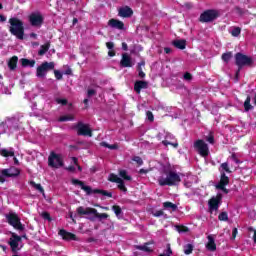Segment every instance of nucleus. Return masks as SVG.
I'll list each match as a JSON object with an SVG mask.
<instances>
[{"label":"nucleus","mask_w":256,"mask_h":256,"mask_svg":"<svg viewBox=\"0 0 256 256\" xmlns=\"http://www.w3.org/2000/svg\"><path fill=\"white\" fill-rule=\"evenodd\" d=\"M164 215V212L163 210H158L154 213V217H161Z\"/></svg>","instance_id":"4d7b16f0"},{"label":"nucleus","mask_w":256,"mask_h":256,"mask_svg":"<svg viewBox=\"0 0 256 256\" xmlns=\"http://www.w3.org/2000/svg\"><path fill=\"white\" fill-rule=\"evenodd\" d=\"M93 95H97V91H95L94 89H88L87 96L93 97Z\"/></svg>","instance_id":"5fc2aeb1"},{"label":"nucleus","mask_w":256,"mask_h":256,"mask_svg":"<svg viewBox=\"0 0 256 256\" xmlns=\"http://www.w3.org/2000/svg\"><path fill=\"white\" fill-rule=\"evenodd\" d=\"M9 26V33L16 37V39H19L20 41H23L25 39V24L23 23V20L12 17L8 20Z\"/></svg>","instance_id":"f257e3e1"},{"label":"nucleus","mask_w":256,"mask_h":256,"mask_svg":"<svg viewBox=\"0 0 256 256\" xmlns=\"http://www.w3.org/2000/svg\"><path fill=\"white\" fill-rule=\"evenodd\" d=\"M20 63L22 65V67H35V60H30L27 58H21L20 59Z\"/></svg>","instance_id":"bb28decb"},{"label":"nucleus","mask_w":256,"mask_h":256,"mask_svg":"<svg viewBox=\"0 0 256 256\" xmlns=\"http://www.w3.org/2000/svg\"><path fill=\"white\" fill-rule=\"evenodd\" d=\"M132 161H134V163H137V165H139V167H141V165H143V158H141L140 156H134L132 158Z\"/></svg>","instance_id":"a19ab883"},{"label":"nucleus","mask_w":256,"mask_h":256,"mask_svg":"<svg viewBox=\"0 0 256 256\" xmlns=\"http://www.w3.org/2000/svg\"><path fill=\"white\" fill-rule=\"evenodd\" d=\"M122 49L123 51H129V46L127 45V43L125 42L122 43Z\"/></svg>","instance_id":"e2e57ef3"},{"label":"nucleus","mask_w":256,"mask_h":256,"mask_svg":"<svg viewBox=\"0 0 256 256\" xmlns=\"http://www.w3.org/2000/svg\"><path fill=\"white\" fill-rule=\"evenodd\" d=\"M0 175L2 177H19L21 175V170L15 167L7 168V169H2L0 171Z\"/></svg>","instance_id":"4468645a"},{"label":"nucleus","mask_w":256,"mask_h":256,"mask_svg":"<svg viewBox=\"0 0 256 256\" xmlns=\"http://www.w3.org/2000/svg\"><path fill=\"white\" fill-rule=\"evenodd\" d=\"M166 254H167L168 256L173 255V250H171V246H170V245H168V247H167Z\"/></svg>","instance_id":"13d9d810"},{"label":"nucleus","mask_w":256,"mask_h":256,"mask_svg":"<svg viewBox=\"0 0 256 256\" xmlns=\"http://www.w3.org/2000/svg\"><path fill=\"white\" fill-rule=\"evenodd\" d=\"M227 185H229V176H227L225 172H222L220 175V181L218 182V184H216V187H222Z\"/></svg>","instance_id":"393cba45"},{"label":"nucleus","mask_w":256,"mask_h":256,"mask_svg":"<svg viewBox=\"0 0 256 256\" xmlns=\"http://www.w3.org/2000/svg\"><path fill=\"white\" fill-rule=\"evenodd\" d=\"M55 69V62H43L36 69V76L40 79H43L47 75L48 71H53Z\"/></svg>","instance_id":"1a4fd4ad"},{"label":"nucleus","mask_w":256,"mask_h":256,"mask_svg":"<svg viewBox=\"0 0 256 256\" xmlns=\"http://www.w3.org/2000/svg\"><path fill=\"white\" fill-rule=\"evenodd\" d=\"M67 171H70V173H74L75 166H68Z\"/></svg>","instance_id":"69168bd1"},{"label":"nucleus","mask_w":256,"mask_h":256,"mask_svg":"<svg viewBox=\"0 0 256 256\" xmlns=\"http://www.w3.org/2000/svg\"><path fill=\"white\" fill-rule=\"evenodd\" d=\"M216 189L223 191L226 195L229 193V189H226V186H216Z\"/></svg>","instance_id":"603ef678"},{"label":"nucleus","mask_w":256,"mask_h":256,"mask_svg":"<svg viewBox=\"0 0 256 256\" xmlns=\"http://www.w3.org/2000/svg\"><path fill=\"white\" fill-rule=\"evenodd\" d=\"M231 159L234 161V163H236L237 165H239L241 163V161L239 160V158H237V155L235 153H233L231 155Z\"/></svg>","instance_id":"3c124183"},{"label":"nucleus","mask_w":256,"mask_h":256,"mask_svg":"<svg viewBox=\"0 0 256 256\" xmlns=\"http://www.w3.org/2000/svg\"><path fill=\"white\" fill-rule=\"evenodd\" d=\"M180 182L181 176L172 170L166 172V177H160L158 179V185H160V187H175L176 185H179Z\"/></svg>","instance_id":"f03ea898"},{"label":"nucleus","mask_w":256,"mask_h":256,"mask_svg":"<svg viewBox=\"0 0 256 256\" xmlns=\"http://www.w3.org/2000/svg\"><path fill=\"white\" fill-rule=\"evenodd\" d=\"M176 230L178 233H189V227L184 225H176Z\"/></svg>","instance_id":"c9c22d12"},{"label":"nucleus","mask_w":256,"mask_h":256,"mask_svg":"<svg viewBox=\"0 0 256 256\" xmlns=\"http://www.w3.org/2000/svg\"><path fill=\"white\" fill-rule=\"evenodd\" d=\"M115 55H116L115 50L112 49V50H109V51H108V56H109V57H115Z\"/></svg>","instance_id":"680f3d73"},{"label":"nucleus","mask_w":256,"mask_h":256,"mask_svg":"<svg viewBox=\"0 0 256 256\" xmlns=\"http://www.w3.org/2000/svg\"><path fill=\"white\" fill-rule=\"evenodd\" d=\"M108 26L112 29H118L119 31H123L125 29V23L115 18H112L108 21Z\"/></svg>","instance_id":"a211bd4d"},{"label":"nucleus","mask_w":256,"mask_h":256,"mask_svg":"<svg viewBox=\"0 0 256 256\" xmlns=\"http://www.w3.org/2000/svg\"><path fill=\"white\" fill-rule=\"evenodd\" d=\"M149 245H153V242H146L144 245H135V249L139 251H144L145 253H153V248L149 247Z\"/></svg>","instance_id":"4be33fe9"},{"label":"nucleus","mask_w":256,"mask_h":256,"mask_svg":"<svg viewBox=\"0 0 256 256\" xmlns=\"http://www.w3.org/2000/svg\"><path fill=\"white\" fill-rule=\"evenodd\" d=\"M0 155L2 157H15V151H13V148H11L10 150L4 148L0 150Z\"/></svg>","instance_id":"cd10ccee"},{"label":"nucleus","mask_w":256,"mask_h":256,"mask_svg":"<svg viewBox=\"0 0 256 256\" xmlns=\"http://www.w3.org/2000/svg\"><path fill=\"white\" fill-rule=\"evenodd\" d=\"M58 235H60L64 241H77V235L67 232L65 229H60Z\"/></svg>","instance_id":"f3484780"},{"label":"nucleus","mask_w":256,"mask_h":256,"mask_svg":"<svg viewBox=\"0 0 256 256\" xmlns=\"http://www.w3.org/2000/svg\"><path fill=\"white\" fill-rule=\"evenodd\" d=\"M219 10L208 9L200 14L199 22L200 23H213L216 19H219Z\"/></svg>","instance_id":"0eeeda50"},{"label":"nucleus","mask_w":256,"mask_h":256,"mask_svg":"<svg viewBox=\"0 0 256 256\" xmlns=\"http://www.w3.org/2000/svg\"><path fill=\"white\" fill-rule=\"evenodd\" d=\"M142 67H145V61H142V62L138 63V65H137L138 73H140V71H143Z\"/></svg>","instance_id":"864d4df0"},{"label":"nucleus","mask_w":256,"mask_h":256,"mask_svg":"<svg viewBox=\"0 0 256 256\" xmlns=\"http://www.w3.org/2000/svg\"><path fill=\"white\" fill-rule=\"evenodd\" d=\"M120 177H122V179H125V181H131V176L127 175V170H120L119 172Z\"/></svg>","instance_id":"4c0bfd02"},{"label":"nucleus","mask_w":256,"mask_h":256,"mask_svg":"<svg viewBox=\"0 0 256 256\" xmlns=\"http://www.w3.org/2000/svg\"><path fill=\"white\" fill-rule=\"evenodd\" d=\"M106 47H107V49H109V50H113V49L115 48V43H113V42H107V43H106Z\"/></svg>","instance_id":"6e6d98bb"},{"label":"nucleus","mask_w":256,"mask_h":256,"mask_svg":"<svg viewBox=\"0 0 256 256\" xmlns=\"http://www.w3.org/2000/svg\"><path fill=\"white\" fill-rule=\"evenodd\" d=\"M194 151L200 155V157H209V145L203 139H198L193 144Z\"/></svg>","instance_id":"6e6552de"},{"label":"nucleus","mask_w":256,"mask_h":256,"mask_svg":"<svg viewBox=\"0 0 256 256\" xmlns=\"http://www.w3.org/2000/svg\"><path fill=\"white\" fill-rule=\"evenodd\" d=\"M232 37H239L241 35V27H234L231 31Z\"/></svg>","instance_id":"58836bf2"},{"label":"nucleus","mask_w":256,"mask_h":256,"mask_svg":"<svg viewBox=\"0 0 256 256\" xmlns=\"http://www.w3.org/2000/svg\"><path fill=\"white\" fill-rule=\"evenodd\" d=\"M118 16L123 17V19H129V17H133V9L129 6H123L118 9Z\"/></svg>","instance_id":"dca6fc26"},{"label":"nucleus","mask_w":256,"mask_h":256,"mask_svg":"<svg viewBox=\"0 0 256 256\" xmlns=\"http://www.w3.org/2000/svg\"><path fill=\"white\" fill-rule=\"evenodd\" d=\"M112 211H114L116 217H120L121 214L123 213V210L121 209V206H119V205H113Z\"/></svg>","instance_id":"f704fd0d"},{"label":"nucleus","mask_w":256,"mask_h":256,"mask_svg":"<svg viewBox=\"0 0 256 256\" xmlns=\"http://www.w3.org/2000/svg\"><path fill=\"white\" fill-rule=\"evenodd\" d=\"M193 249H194L193 244H186L183 247V251L185 255H191V253H193Z\"/></svg>","instance_id":"473e14b6"},{"label":"nucleus","mask_w":256,"mask_h":256,"mask_svg":"<svg viewBox=\"0 0 256 256\" xmlns=\"http://www.w3.org/2000/svg\"><path fill=\"white\" fill-rule=\"evenodd\" d=\"M184 79H185V81H191L193 79V75L189 72H185Z\"/></svg>","instance_id":"8fccbe9b"},{"label":"nucleus","mask_w":256,"mask_h":256,"mask_svg":"<svg viewBox=\"0 0 256 256\" xmlns=\"http://www.w3.org/2000/svg\"><path fill=\"white\" fill-rule=\"evenodd\" d=\"M233 57V52H226L222 54V61L224 63H229L231 61V58Z\"/></svg>","instance_id":"72a5a7b5"},{"label":"nucleus","mask_w":256,"mask_h":256,"mask_svg":"<svg viewBox=\"0 0 256 256\" xmlns=\"http://www.w3.org/2000/svg\"><path fill=\"white\" fill-rule=\"evenodd\" d=\"M76 213L80 216L83 217V215H94V217H96V219H99V221H102V219H108L109 218V214L107 213H98L97 209L92 208V207H83V206H79L76 209Z\"/></svg>","instance_id":"39448f33"},{"label":"nucleus","mask_w":256,"mask_h":256,"mask_svg":"<svg viewBox=\"0 0 256 256\" xmlns=\"http://www.w3.org/2000/svg\"><path fill=\"white\" fill-rule=\"evenodd\" d=\"M73 129L77 130V135L82 137H93V130L89 127V124L78 122Z\"/></svg>","instance_id":"9d476101"},{"label":"nucleus","mask_w":256,"mask_h":256,"mask_svg":"<svg viewBox=\"0 0 256 256\" xmlns=\"http://www.w3.org/2000/svg\"><path fill=\"white\" fill-rule=\"evenodd\" d=\"M171 48H169V47H166V48H164V52L167 54V55H169V53H171Z\"/></svg>","instance_id":"774afa93"},{"label":"nucleus","mask_w":256,"mask_h":256,"mask_svg":"<svg viewBox=\"0 0 256 256\" xmlns=\"http://www.w3.org/2000/svg\"><path fill=\"white\" fill-rule=\"evenodd\" d=\"M138 77H139L140 79H145V77H146L145 72H143V71L138 72Z\"/></svg>","instance_id":"052dcab7"},{"label":"nucleus","mask_w":256,"mask_h":256,"mask_svg":"<svg viewBox=\"0 0 256 256\" xmlns=\"http://www.w3.org/2000/svg\"><path fill=\"white\" fill-rule=\"evenodd\" d=\"M72 185H79V187H81L82 191H85L86 195H93L94 194H98V195H103L104 197H113V193L108 192L106 190H101V189H94L91 188V186H86L85 182L79 180V179H75L73 178L71 180Z\"/></svg>","instance_id":"20e7f679"},{"label":"nucleus","mask_w":256,"mask_h":256,"mask_svg":"<svg viewBox=\"0 0 256 256\" xmlns=\"http://www.w3.org/2000/svg\"><path fill=\"white\" fill-rule=\"evenodd\" d=\"M121 178L119 176H117V174H110L108 177V181H110L111 183H121Z\"/></svg>","instance_id":"2f4dec72"},{"label":"nucleus","mask_w":256,"mask_h":256,"mask_svg":"<svg viewBox=\"0 0 256 256\" xmlns=\"http://www.w3.org/2000/svg\"><path fill=\"white\" fill-rule=\"evenodd\" d=\"M120 67L129 68L133 67V60L131 56L127 53L122 54V59L120 60Z\"/></svg>","instance_id":"aec40b11"},{"label":"nucleus","mask_w":256,"mask_h":256,"mask_svg":"<svg viewBox=\"0 0 256 256\" xmlns=\"http://www.w3.org/2000/svg\"><path fill=\"white\" fill-rule=\"evenodd\" d=\"M56 103H58V105H63V106H65V105H67L68 101H67V99L57 98V99H56Z\"/></svg>","instance_id":"de8ad7c7"},{"label":"nucleus","mask_w":256,"mask_h":256,"mask_svg":"<svg viewBox=\"0 0 256 256\" xmlns=\"http://www.w3.org/2000/svg\"><path fill=\"white\" fill-rule=\"evenodd\" d=\"M49 49H51V42H46L44 45L40 46L38 55L40 57H43V55H45V53H47V51H49Z\"/></svg>","instance_id":"a878e982"},{"label":"nucleus","mask_w":256,"mask_h":256,"mask_svg":"<svg viewBox=\"0 0 256 256\" xmlns=\"http://www.w3.org/2000/svg\"><path fill=\"white\" fill-rule=\"evenodd\" d=\"M28 21L32 27H41L43 25L44 18L43 15H41V13L34 12L28 16Z\"/></svg>","instance_id":"f8f14e48"},{"label":"nucleus","mask_w":256,"mask_h":256,"mask_svg":"<svg viewBox=\"0 0 256 256\" xmlns=\"http://www.w3.org/2000/svg\"><path fill=\"white\" fill-rule=\"evenodd\" d=\"M162 145H164L165 147H167L168 145H171V142L167 141V140H163L162 141Z\"/></svg>","instance_id":"338daca9"},{"label":"nucleus","mask_w":256,"mask_h":256,"mask_svg":"<svg viewBox=\"0 0 256 256\" xmlns=\"http://www.w3.org/2000/svg\"><path fill=\"white\" fill-rule=\"evenodd\" d=\"M48 166L52 167L53 169H59V167H63V158L61 155L51 152L48 157Z\"/></svg>","instance_id":"9b49d317"},{"label":"nucleus","mask_w":256,"mask_h":256,"mask_svg":"<svg viewBox=\"0 0 256 256\" xmlns=\"http://www.w3.org/2000/svg\"><path fill=\"white\" fill-rule=\"evenodd\" d=\"M72 120H73V117H71V116H61V117L59 118V121H60L61 123L65 122V121H72Z\"/></svg>","instance_id":"49530a36"},{"label":"nucleus","mask_w":256,"mask_h":256,"mask_svg":"<svg viewBox=\"0 0 256 256\" xmlns=\"http://www.w3.org/2000/svg\"><path fill=\"white\" fill-rule=\"evenodd\" d=\"M43 219H46V221H52L51 214L49 212H42Z\"/></svg>","instance_id":"09e8293b"},{"label":"nucleus","mask_w":256,"mask_h":256,"mask_svg":"<svg viewBox=\"0 0 256 256\" xmlns=\"http://www.w3.org/2000/svg\"><path fill=\"white\" fill-rule=\"evenodd\" d=\"M208 242L206 244V249L208 251H217V244L215 243V237L213 235L207 236Z\"/></svg>","instance_id":"412c9836"},{"label":"nucleus","mask_w":256,"mask_h":256,"mask_svg":"<svg viewBox=\"0 0 256 256\" xmlns=\"http://www.w3.org/2000/svg\"><path fill=\"white\" fill-rule=\"evenodd\" d=\"M17 63H19V57L12 56L8 61V69L15 71L17 69Z\"/></svg>","instance_id":"b1692460"},{"label":"nucleus","mask_w":256,"mask_h":256,"mask_svg":"<svg viewBox=\"0 0 256 256\" xmlns=\"http://www.w3.org/2000/svg\"><path fill=\"white\" fill-rule=\"evenodd\" d=\"M146 117H147L148 121H150L151 123H153L155 121V116L153 115V112H151V111L146 112Z\"/></svg>","instance_id":"c03bdc74"},{"label":"nucleus","mask_w":256,"mask_h":256,"mask_svg":"<svg viewBox=\"0 0 256 256\" xmlns=\"http://www.w3.org/2000/svg\"><path fill=\"white\" fill-rule=\"evenodd\" d=\"M218 220L219 221H229V214L227 212H221L218 215Z\"/></svg>","instance_id":"e433bc0d"},{"label":"nucleus","mask_w":256,"mask_h":256,"mask_svg":"<svg viewBox=\"0 0 256 256\" xmlns=\"http://www.w3.org/2000/svg\"><path fill=\"white\" fill-rule=\"evenodd\" d=\"M251 110H253V105H251V96H247L244 101V111L247 113Z\"/></svg>","instance_id":"c85d7f7f"},{"label":"nucleus","mask_w":256,"mask_h":256,"mask_svg":"<svg viewBox=\"0 0 256 256\" xmlns=\"http://www.w3.org/2000/svg\"><path fill=\"white\" fill-rule=\"evenodd\" d=\"M118 189L120 191H123V193H127V187L125 186V182L123 181V179L121 180V182H118Z\"/></svg>","instance_id":"ea45409f"},{"label":"nucleus","mask_w":256,"mask_h":256,"mask_svg":"<svg viewBox=\"0 0 256 256\" xmlns=\"http://www.w3.org/2000/svg\"><path fill=\"white\" fill-rule=\"evenodd\" d=\"M5 218L8 225L16 229V231H25V225L21 223V218H19L17 213L9 212L8 214H5Z\"/></svg>","instance_id":"423d86ee"},{"label":"nucleus","mask_w":256,"mask_h":256,"mask_svg":"<svg viewBox=\"0 0 256 256\" xmlns=\"http://www.w3.org/2000/svg\"><path fill=\"white\" fill-rule=\"evenodd\" d=\"M221 201H223V194L218 193L216 197H212L208 201V207L210 211H219V205H221Z\"/></svg>","instance_id":"ddd939ff"},{"label":"nucleus","mask_w":256,"mask_h":256,"mask_svg":"<svg viewBox=\"0 0 256 256\" xmlns=\"http://www.w3.org/2000/svg\"><path fill=\"white\" fill-rule=\"evenodd\" d=\"M164 209H171V211H177V204H174L172 202H164L163 203Z\"/></svg>","instance_id":"c756f323"},{"label":"nucleus","mask_w":256,"mask_h":256,"mask_svg":"<svg viewBox=\"0 0 256 256\" xmlns=\"http://www.w3.org/2000/svg\"><path fill=\"white\" fill-rule=\"evenodd\" d=\"M234 59L235 65L238 67V70L236 71V77H239V73H241V69H243V67H253L255 63L251 56H247L241 52H237L234 56Z\"/></svg>","instance_id":"7ed1b4c3"},{"label":"nucleus","mask_w":256,"mask_h":256,"mask_svg":"<svg viewBox=\"0 0 256 256\" xmlns=\"http://www.w3.org/2000/svg\"><path fill=\"white\" fill-rule=\"evenodd\" d=\"M172 45L176 49H180L181 51H183V49H186V47H187V40H185V39L174 40V41H172Z\"/></svg>","instance_id":"5701e85b"},{"label":"nucleus","mask_w":256,"mask_h":256,"mask_svg":"<svg viewBox=\"0 0 256 256\" xmlns=\"http://www.w3.org/2000/svg\"><path fill=\"white\" fill-rule=\"evenodd\" d=\"M149 88V82L144 80H137L134 83V91L137 93V95L141 94L142 89H148Z\"/></svg>","instance_id":"6ab92c4d"},{"label":"nucleus","mask_w":256,"mask_h":256,"mask_svg":"<svg viewBox=\"0 0 256 256\" xmlns=\"http://www.w3.org/2000/svg\"><path fill=\"white\" fill-rule=\"evenodd\" d=\"M30 185L34 187L36 191H39L40 193H42V195H45V189H43V186H41V184H37L35 183V181H31Z\"/></svg>","instance_id":"7c9ffc66"},{"label":"nucleus","mask_w":256,"mask_h":256,"mask_svg":"<svg viewBox=\"0 0 256 256\" xmlns=\"http://www.w3.org/2000/svg\"><path fill=\"white\" fill-rule=\"evenodd\" d=\"M237 233H238L237 228H233V230H232V239H235V237H237Z\"/></svg>","instance_id":"bf43d9fd"},{"label":"nucleus","mask_w":256,"mask_h":256,"mask_svg":"<svg viewBox=\"0 0 256 256\" xmlns=\"http://www.w3.org/2000/svg\"><path fill=\"white\" fill-rule=\"evenodd\" d=\"M20 241H21V236L17 235L15 232H12L11 238L9 240V245H10L13 253L17 252V249L19 248Z\"/></svg>","instance_id":"2eb2a0df"},{"label":"nucleus","mask_w":256,"mask_h":256,"mask_svg":"<svg viewBox=\"0 0 256 256\" xmlns=\"http://www.w3.org/2000/svg\"><path fill=\"white\" fill-rule=\"evenodd\" d=\"M108 147H109V149H112V150L119 149V146L117 144H112Z\"/></svg>","instance_id":"0e129e2a"},{"label":"nucleus","mask_w":256,"mask_h":256,"mask_svg":"<svg viewBox=\"0 0 256 256\" xmlns=\"http://www.w3.org/2000/svg\"><path fill=\"white\" fill-rule=\"evenodd\" d=\"M221 169L225 171L226 173H231V169L229 168V164L227 162H224L220 165Z\"/></svg>","instance_id":"37998d69"},{"label":"nucleus","mask_w":256,"mask_h":256,"mask_svg":"<svg viewBox=\"0 0 256 256\" xmlns=\"http://www.w3.org/2000/svg\"><path fill=\"white\" fill-rule=\"evenodd\" d=\"M206 141L210 143V145L215 144V136H213V133H210L208 136H206Z\"/></svg>","instance_id":"79ce46f5"},{"label":"nucleus","mask_w":256,"mask_h":256,"mask_svg":"<svg viewBox=\"0 0 256 256\" xmlns=\"http://www.w3.org/2000/svg\"><path fill=\"white\" fill-rule=\"evenodd\" d=\"M54 75L57 81H61V79H63V74L59 70H54Z\"/></svg>","instance_id":"a18cd8bd"}]
</instances>
